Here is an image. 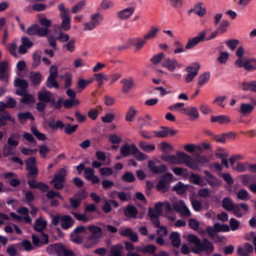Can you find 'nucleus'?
I'll use <instances>...</instances> for the list:
<instances>
[{
  "mask_svg": "<svg viewBox=\"0 0 256 256\" xmlns=\"http://www.w3.org/2000/svg\"><path fill=\"white\" fill-rule=\"evenodd\" d=\"M188 238V241L193 243L196 246V248L192 250V252L200 254L202 252L206 251L210 254L214 252V246L207 238H204L202 242L200 239L194 234H189Z\"/></svg>",
  "mask_w": 256,
  "mask_h": 256,
  "instance_id": "f257e3e1",
  "label": "nucleus"
},
{
  "mask_svg": "<svg viewBox=\"0 0 256 256\" xmlns=\"http://www.w3.org/2000/svg\"><path fill=\"white\" fill-rule=\"evenodd\" d=\"M173 178L172 174L167 172L160 177L158 181L156 188V190L162 193H166L169 190L170 182Z\"/></svg>",
  "mask_w": 256,
  "mask_h": 256,
  "instance_id": "f03ea898",
  "label": "nucleus"
},
{
  "mask_svg": "<svg viewBox=\"0 0 256 256\" xmlns=\"http://www.w3.org/2000/svg\"><path fill=\"white\" fill-rule=\"evenodd\" d=\"M160 150L162 152L160 156L162 160L170 163H176L177 158L174 155H170L168 153L173 150L172 146L166 142H164L160 144Z\"/></svg>",
  "mask_w": 256,
  "mask_h": 256,
  "instance_id": "7ed1b4c3",
  "label": "nucleus"
},
{
  "mask_svg": "<svg viewBox=\"0 0 256 256\" xmlns=\"http://www.w3.org/2000/svg\"><path fill=\"white\" fill-rule=\"evenodd\" d=\"M148 216L152 224L155 227L158 228L156 230V234H159L160 231H162L164 235H167L168 230L166 228L165 226L160 225V222L159 217L160 216L155 215L154 209L151 208H149L148 209Z\"/></svg>",
  "mask_w": 256,
  "mask_h": 256,
  "instance_id": "20e7f679",
  "label": "nucleus"
},
{
  "mask_svg": "<svg viewBox=\"0 0 256 256\" xmlns=\"http://www.w3.org/2000/svg\"><path fill=\"white\" fill-rule=\"evenodd\" d=\"M66 174V170L64 168H60L56 174L54 178L51 181L52 183L54 182V187L55 189L61 190L63 188Z\"/></svg>",
  "mask_w": 256,
  "mask_h": 256,
  "instance_id": "39448f33",
  "label": "nucleus"
},
{
  "mask_svg": "<svg viewBox=\"0 0 256 256\" xmlns=\"http://www.w3.org/2000/svg\"><path fill=\"white\" fill-rule=\"evenodd\" d=\"M46 28H41L37 24H33L28 28L26 33L30 36H38L39 37L46 36Z\"/></svg>",
  "mask_w": 256,
  "mask_h": 256,
  "instance_id": "423d86ee",
  "label": "nucleus"
},
{
  "mask_svg": "<svg viewBox=\"0 0 256 256\" xmlns=\"http://www.w3.org/2000/svg\"><path fill=\"white\" fill-rule=\"evenodd\" d=\"M173 209L175 212L180 213L184 216H189L191 214L190 210L184 201L182 200L173 204Z\"/></svg>",
  "mask_w": 256,
  "mask_h": 256,
  "instance_id": "0eeeda50",
  "label": "nucleus"
},
{
  "mask_svg": "<svg viewBox=\"0 0 256 256\" xmlns=\"http://www.w3.org/2000/svg\"><path fill=\"white\" fill-rule=\"evenodd\" d=\"M206 34V31L204 30L200 32L197 36L192 38H189L188 40L185 48L189 50L196 46L200 42H202L204 40Z\"/></svg>",
  "mask_w": 256,
  "mask_h": 256,
  "instance_id": "6e6552de",
  "label": "nucleus"
},
{
  "mask_svg": "<svg viewBox=\"0 0 256 256\" xmlns=\"http://www.w3.org/2000/svg\"><path fill=\"white\" fill-rule=\"evenodd\" d=\"M148 168L154 174H160L166 172L168 170L166 166L164 164L156 166L152 160H148Z\"/></svg>",
  "mask_w": 256,
  "mask_h": 256,
  "instance_id": "1a4fd4ad",
  "label": "nucleus"
},
{
  "mask_svg": "<svg viewBox=\"0 0 256 256\" xmlns=\"http://www.w3.org/2000/svg\"><path fill=\"white\" fill-rule=\"evenodd\" d=\"M135 10L134 7H130L116 12V17L120 20H126L133 14Z\"/></svg>",
  "mask_w": 256,
  "mask_h": 256,
  "instance_id": "9d476101",
  "label": "nucleus"
},
{
  "mask_svg": "<svg viewBox=\"0 0 256 256\" xmlns=\"http://www.w3.org/2000/svg\"><path fill=\"white\" fill-rule=\"evenodd\" d=\"M132 155L136 160L141 162L147 160L148 156L138 149L135 144H132Z\"/></svg>",
  "mask_w": 256,
  "mask_h": 256,
  "instance_id": "9b49d317",
  "label": "nucleus"
},
{
  "mask_svg": "<svg viewBox=\"0 0 256 256\" xmlns=\"http://www.w3.org/2000/svg\"><path fill=\"white\" fill-rule=\"evenodd\" d=\"M8 62L7 61L0 62V80L4 82H8V75L7 72Z\"/></svg>",
  "mask_w": 256,
  "mask_h": 256,
  "instance_id": "f8f14e48",
  "label": "nucleus"
},
{
  "mask_svg": "<svg viewBox=\"0 0 256 256\" xmlns=\"http://www.w3.org/2000/svg\"><path fill=\"white\" fill-rule=\"evenodd\" d=\"M204 173L207 177L204 178L209 185L212 186H216L221 184L222 180L215 177L210 172L204 170Z\"/></svg>",
  "mask_w": 256,
  "mask_h": 256,
  "instance_id": "ddd939ff",
  "label": "nucleus"
},
{
  "mask_svg": "<svg viewBox=\"0 0 256 256\" xmlns=\"http://www.w3.org/2000/svg\"><path fill=\"white\" fill-rule=\"evenodd\" d=\"M182 113L192 117V120L198 118L199 116L197 108L194 106H190L187 108H182L180 110Z\"/></svg>",
  "mask_w": 256,
  "mask_h": 256,
  "instance_id": "4468645a",
  "label": "nucleus"
},
{
  "mask_svg": "<svg viewBox=\"0 0 256 256\" xmlns=\"http://www.w3.org/2000/svg\"><path fill=\"white\" fill-rule=\"evenodd\" d=\"M74 220L68 215H64L61 218V227L64 230H68L74 224Z\"/></svg>",
  "mask_w": 256,
  "mask_h": 256,
  "instance_id": "2eb2a0df",
  "label": "nucleus"
},
{
  "mask_svg": "<svg viewBox=\"0 0 256 256\" xmlns=\"http://www.w3.org/2000/svg\"><path fill=\"white\" fill-rule=\"evenodd\" d=\"M60 17L62 20L60 28L66 31L69 30L70 28V18L68 14L63 12L60 14Z\"/></svg>",
  "mask_w": 256,
  "mask_h": 256,
  "instance_id": "dca6fc26",
  "label": "nucleus"
},
{
  "mask_svg": "<svg viewBox=\"0 0 256 256\" xmlns=\"http://www.w3.org/2000/svg\"><path fill=\"white\" fill-rule=\"evenodd\" d=\"M163 66L166 68L168 70L172 72L174 70L176 66H179L178 62L176 59L166 58L163 62Z\"/></svg>",
  "mask_w": 256,
  "mask_h": 256,
  "instance_id": "f3484780",
  "label": "nucleus"
},
{
  "mask_svg": "<svg viewBox=\"0 0 256 256\" xmlns=\"http://www.w3.org/2000/svg\"><path fill=\"white\" fill-rule=\"evenodd\" d=\"M169 238L171 240V244L172 246L178 248L181 244V240L180 234L178 232H172L169 236Z\"/></svg>",
  "mask_w": 256,
  "mask_h": 256,
  "instance_id": "a211bd4d",
  "label": "nucleus"
},
{
  "mask_svg": "<svg viewBox=\"0 0 256 256\" xmlns=\"http://www.w3.org/2000/svg\"><path fill=\"white\" fill-rule=\"evenodd\" d=\"M210 121L212 122H218L221 124H228L230 120L229 116L227 115H220L218 116H212Z\"/></svg>",
  "mask_w": 256,
  "mask_h": 256,
  "instance_id": "6ab92c4d",
  "label": "nucleus"
},
{
  "mask_svg": "<svg viewBox=\"0 0 256 256\" xmlns=\"http://www.w3.org/2000/svg\"><path fill=\"white\" fill-rule=\"evenodd\" d=\"M47 226L46 221L41 218H37L34 222V230L36 232H42Z\"/></svg>",
  "mask_w": 256,
  "mask_h": 256,
  "instance_id": "aec40b11",
  "label": "nucleus"
},
{
  "mask_svg": "<svg viewBox=\"0 0 256 256\" xmlns=\"http://www.w3.org/2000/svg\"><path fill=\"white\" fill-rule=\"evenodd\" d=\"M138 213L136 208L132 205H128L124 209V214L128 218H135Z\"/></svg>",
  "mask_w": 256,
  "mask_h": 256,
  "instance_id": "412c9836",
  "label": "nucleus"
},
{
  "mask_svg": "<svg viewBox=\"0 0 256 256\" xmlns=\"http://www.w3.org/2000/svg\"><path fill=\"white\" fill-rule=\"evenodd\" d=\"M120 83L122 84V91L126 93L129 92L134 86V82L131 78L122 79L121 80Z\"/></svg>",
  "mask_w": 256,
  "mask_h": 256,
  "instance_id": "4be33fe9",
  "label": "nucleus"
},
{
  "mask_svg": "<svg viewBox=\"0 0 256 256\" xmlns=\"http://www.w3.org/2000/svg\"><path fill=\"white\" fill-rule=\"evenodd\" d=\"M38 100L45 103H48L50 101V97L52 96V93L48 90L39 91L38 93Z\"/></svg>",
  "mask_w": 256,
  "mask_h": 256,
  "instance_id": "5701e85b",
  "label": "nucleus"
},
{
  "mask_svg": "<svg viewBox=\"0 0 256 256\" xmlns=\"http://www.w3.org/2000/svg\"><path fill=\"white\" fill-rule=\"evenodd\" d=\"M58 256H74V252L70 250L66 249V246L62 244H59L58 253Z\"/></svg>",
  "mask_w": 256,
  "mask_h": 256,
  "instance_id": "b1692460",
  "label": "nucleus"
},
{
  "mask_svg": "<svg viewBox=\"0 0 256 256\" xmlns=\"http://www.w3.org/2000/svg\"><path fill=\"white\" fill-rule=\"evenodd\" d=\"M42 79V74L38 72H32L30 74V80L34 86H39Z\"/></svg>",
  "mask_w": 256,
  "mask_h": 256,
  "instance_id": "393cba45",
  "label": "nucleus"
},
{
  "mask_svg": "<svg viewBox=\"0 0 256 256\" xmlns=\"http://www.w3.org/2000/svg\"><path fill=\"white\" fill-rule=\"evenodd\" d=\"M132 144L129 145L128 143H125L120 147V153L122 158H125L132 154Z\"/></svg>",
  "mask_w": 256,
  "mask_h": 256,
  "instance_id": "a878e982",
  "label": "nucleus"
},
{
  "mask_svg": "<svg viewBox=\"0 0 256 256\" xmlns=\"http://www.w3.org/2000/svg\"><path fill=\"white\" fill-rule=\"evenodd\" d=\"M202 2H198L194 6V8L190 12L193 11L196 14L200 16H203L206 14V9Z\"/></svg>",
  "mask_w": 256,
  "mask_h": 256,
  "instance_id": "bb28decb",
  "label": "nucleus"
},
{
  "mask_svg": "<svg viewBox=\"0 0 256 256\" xmlns=\"http://www.w3.org/2000/svg\"><path fill=\"white\" fill-rule=\"evenodd\" d=\"M234 204L232 200L229 197L224 198L222 201V206L228 212L232 211L234 209Z\"/></svg>",
  "mask_w": 256,
  "mask_h": 256,
  "instance_id": "cd10ccee",
  "label": "nucleus"
},
{
  "mask_svg": "<svg viewBox=\"0 0 256 256\" xmlns=\"http://www.w3.org/2000/svg\"><path fill=\"white\" fill-rule=\"evenodd\" d=\"M210 78V73L208 72H205L200 75L198 78L197 86L198 87H201L204 84H206L209 81Z\"/></svg>",
  "mask_w": 256,
  "mask_h": 256,
  "instance_id": "c85d7f7f",
  "label": "nucleus"
},
{
  "mask_svg": "<svg viewBox=\"0 0 256 256\" xmlns=\"http://www.w3.org/2000/svg\"><path fill=\"white\" fill-rule=\"evenodd\" d=\"M139 146L143 151L148 153L152 152L156 149L154 144H148L145 141H140L139 142Z\"/></svg>",
  "mask_w": 256,
  "mask_h": 256,
  "instance_id": "c756f323",
  "label": "nucleus"
},
{
  "mask_svg": "<svg viewBox=\"0 0 256 256\" xmlns=\"http://www.w3.org/2000/svg\"><path fill=\"white\" fill-rule=\"evenodd\" d=\"M98 238L99 236L95 234L90 236L85 242V247L88 248H91L98 242Z\"/></svg>",
  "mask_w": 256,
  "mask_h": 256,
  "instance_id": "7c9ffc66",
  "label": "nucleus"
},
{
  "mask_svg": "<svg viewBox=\"0 0 256 256\" xmlns=\"http://www.w3.org/2000/svg\"><path fill=\"white\" fill-rule=\"evenodd\" d=\"M190 180L195 184L200 186H206V183L202 178L198 174L192 173L190 176Z\"/></svg>",
  "mask_w": 256,
  "mask_h": 256,
  "instance_id": "2f4dec72",
  "label": "nucleus"
},
{
  "mask_svg": "<svg viewBox=\"0 0 256 256\" xmlns=\"http://www.w3.org/2000/svg\"><path fill=\"white\" fill-rule=\"evenodd\" d=\"M244 68L248 71L256 69V59L250 58L244 62Z\"/></svg>",
  "mask_w": 256,
  "mask_h": 256,
  "instance_id": "473e14b6",
  "label": "nucleus"
},
{
  "mask_svg": "<svg viewBox=\"0 0 256 256\" xmlns=\"http://www.w3.org/2000/svg\"><path fill=\"white\" fill-rule=\"evenodd\" d=\"M253 106L248 104L242 103L240 106V112L244 115L250 114L254 110Z\"/></svg>",
  "mask_w": 256,
  "mask_h": 256,
  "instance_id": "72a5a7b5",
  "label": "nucleus"
},
{
  "mask_svg": "<svg viewBox=\"0 0 256 256\" xmlns=\"http://www.w3.org/2000/svg\"><path fill=\"white\" fill-rule=\"evenodd\" d=\"M188 185H185L181 182H179L173 187L172 189L178 194H183L188 190Z\"/></svg>",
  "mask_w": 256,
  "mask_h": 256,
  "instance_id": "f704fd0d",
  "label": "nucleus"
},
{
  "mask_svg": "<svg viewBox=\"0 0 256 256\" xmlns=\"http://www.w3.org/2000/svg\"><path fill=\"white\" fill-rule=\"evenodd\" d=\"M16 150L14 148L5 144L2 148V152L4 157L14 155L16 154Z\"/></svg>",
  "mask_w": 256,
  "mask_h": 256,
  "instance_id": "c9c22d12",
  "label": "nucleus"
},
{
  "mask_svg": "<svg viewBox=\"0 0 256 256\" xmlns=\"http://www.w3.org/2000/svg\"><path fill=\"white\" fill-rule=\"evenodd\" d=\"M48 126L52 130H56L58 128L62 130L64 126V124L60 120H58L56 122L54 120H51L48 122Z\"/></svg>",
  "mask_w": 256,
  "mask_h": 256,
  "instance_id": "e433bc0d",
  "label": "nucleus"
},
{
  "mask_svg": "<svg viewBox=\"0 0 256 256\" xmlns=\"http://www.w3.org/2000/svg\"><path fill=\"white\" fill-rule=\"evenodd\" d=\"M33 63L32 64V67L34 68H36L40 62L41 60V52L39 50L36 51L32 55Z\"/></svg>",
  "mask_w": 256,
  "mask_h": 256,
  "instance_id": "4c0bfd02",
  "label": "nucleus"
},
{
  "mask_svg": "<svg viewBox=\"0 0 256 256\" xmlns=\"http://www.w3.org/2000/svg\"><path fill=\"white\" fill-rule=\"evenodd\" d=\"M18 118L21 122L22 120H34V116L30 112H19L18 114Z\"/></svg>",
  "mask_w": 256,
  "mask_h": 256,
  "instance_id": "58836bf2",
  "label": "nucleus"
},
{
  "mask_svg": "<svg viewBox=\"0 0 256 256\" xmlns=\"http://www.w3.org/2000/svg\"><path fill=\"white\" fill-rule=\"evenodd\" d=\"M137 110L133 106H130L128 110L125 117V120L128 122H132L134 120V117Z\"/></svg>",
  "mask_w": 256,
  "mask_h": 256,
  "instance_id": "ea45409f",
  "label": "nucleus"
},
{
  "mask_svg": "<svg viewBox=\"0 0 256 256\" xmlns=\"http://www.w3.org/2000/svg\"><path fill=\"white\" fill-rule=\"evenodd\" d=\"M20 102L24 104H30L34 103L35 100L32 94L26 93L20 99Z\"/></svg>",
  "mask_w": 256,
  "mask_h": 256,
  "instance_id": "a19ab883",
  "label": "nucleus"
},
{
  "mask_svg": "<svg viewBox=\"0 0 256 256\" xmlns=\"http://www.w3.org/2000/svg\"><path fill=\"white\" fill-rule=\"evenodd\" d=\"M39 23L41 26H43L42 27L43 28L46 29V36L49 32V30L48 29V28H50L51 26V21L46 18H40L39 19Z\"/></svg>",
  "mask_w": 256,
  "mask_h": 256,
  "instance_id": "79ce46f5",
  "label": "nucleus"
},
{
  "mask_svg": "<svg viewBox=\"0 0 256 256\" xmlns=\"http://www.w3.org/2000/svg\"><path fill=\"white\" fill-rule=\"evenodd\" d=\"M60 243L48 245L46 248V252L50 254L57 255Z\"/></svg>",
  "mask_w": 256,
  "mask_h": 256,
  "instance_id": "37998d69",
  "label": "nucleus"
},
{
  "mask_svg": "<svg viewBox=\"0 0 256 256\" xmlns=\"http://www.w3.org/2000/svg\"><path fill=\"white\" fill-rule=\"evenodd\" d=\"M122 178L124 182L128 183H132L134 182L136 178L134 174L129 172H126L122 176Z\"/></svg>",
  "mask_w": 256,
  "mask_h": 256,
  "instance_id": "c03bdc74",
  "label": "nucleus"
},
{
  "mask_svg": "<svg viewBox=\"0 0 256 256\" xmlns=\"http://www.w3.org/2000/svg\"><path fill=\"white\" fill-rule=\"evenodd\" d=\"M46 85L50 88H54L58 89L59 88V85L56 80V78H53L48 76L46 82Z\"/></svg>",
  "mask_w": 256,
  "mask_h": 256,
  "instance_id": "a18cd8bd",
  "label": "nucleus"
},
{
  "mask_svg": "<svg viewBox=\"0 0 256 256\" xmlns=\"http://www.w3.org/2000/svg\"><path fill=\"white\" fill-rule=\"evenodd\" d=\"M14 85L16 87H20V88H23L27 89L28 86L27 81L24 79H20L17 78L14 82Z\"/></svg>",
  "mask_w": 256,
  "mask_h": 256,
  "instance_id": "49530a36",
  "label": "nucleus"
},
{
  "mask_svg": "<svg viewBox=\"0 0 256 256\" xmlns=\"http://www.w3.org/2000/svg\"><path fill=\"white\" fill-rule=\"evenodd\" d=\"M91 20L96 25L98 26L103 20V16L99 12L92 14L90 16Z\"/></svg>",
  "mask_w": 256,
  "mask_h": 256,
  "instance_id": "de8ad7c7",
  "label": "nucleus"
},
{
  "mask_svg": "<svg viewBox=\"0 0 256 256\" xmlns=\"http://www.w3.org/2000/svg\"><path fill=\"white\" fill-rule=\"evenodd\" d=\"M229 24V22L227 20H223L221 21L218 27L216 30L218 33H224L227 30V28Z\"/></svg>",
  "mask_w": 256,
  "mask_h": 256,
  "instance_id": "09e8293b",
  "label": "nucleus"
},
{
  "mask_svg": "<svg viewBox=\"0 0 256 256\" xmlns=\"http://www.w3.org/2000/svg\"><path fill=\"white\" fill-rule=\"evenodd\" d=\"M31 132L32 134L40 140H44L46 139V135L38 131L37 128L35 126H32L31 128Z\"/></svg>",
  "mask_w": 256,
  "mask_h": 256,
  "instance_id": "8fccbe9b",
  "label": "nucleus"
},
{
  "mask_svg": "<svg viewBox=\"0 0 256 256\" xmlns=\"http://www.w3.org/2000/svg\"><path fill=\"white\" fill-rule=\"evenodd\" d=\"M186 166L189 168L192 169L194 170H200V168L199 166L197 164V162L192 158L189 161L186 162Z\"/></svg>",
  "mask_w": 256,
  "mask_h": 256,
  "instance_id": "3c124183",
  "label": "nucleus"
},
{
  "mask_svg": "<svg viewBox=\"0 0 256 256\" xmlns=\"http://www.w3.org/2000/svg\"><path fill=\"white\" fill-rule=\"evenodd\" d=\"M184 148L186 151L190 153L194 152L195 151L196 148L200 152H202V146H196L194 144H188L185 145Z\"/></svg>",
  "mask_w": 256,
  "mask_h": 256,
  "instance_id": "603ef678",
  "label": "nucleus"
},
{
  "mask_svg": "<svg viewBox=\"0 0 256 256\" xmlns=\"http://www.w3.org/2000/svg\"><path fill=\"white\" fill-rule=\"evenodd\" d=\"M86 4L84 0H80L76 3L72 8V12L76 14L80 11L84 6Z\"/></svg>",
  "mask_w": 256,
  "mask_h": 256,
  "instance_id": "864d4df0",
  "label": "nucleus"
},
{
  "mask_svg": "<svg viewBox=\"0 0 256 256\" xmlns=\"http://www.w3.org/2000/svg\"><path fill=\"white\" fill-rule=\"evenodd\" d=\"M176 155L177 158L182 160L185 165L186 161H189L190 160L192 159V157L182 152H178L176 153Z\"/></svg>",
  "mask_w": 256,
  "mask_h": 256,
  "instance_id": "5fc2aeb1",
  "label": "nucleus"
},
{
  "mask_svg": "<svg viewBox=\"0 0 256 256\" xmlns=\"http://www.w3.org/2000/svg\"><path fill=\"white\" fill-rule=\"evenodd\" d=\"M156 250V246L154 245L148 244L146 246H144L141 249V252L143 254H154Z\"/></svg>",
  "mask_w": 256,
  "mask_h": 256,
  "instance_id": "6e6d98bb",
  "label": "nucleus"
},
{
  "mask_svg": "<svg viewBox=\"0 0 256 256\" xmlns=\"http://www.w3.org/2000/svg\"><path fill=\"white\" fill-rule=\"evenodd\" d=\"M78 128V124H75L74 126H72L70 124H66V126L64 128V131L66 134H67L70 135V134L74 133L76 131Z\"/></svg>",
  "mask_w": 256,
  "mask_h": 256,
  "instance_id": "4d7b16f0",
  "label": "nucleus"
},
{
  "mask_svg": "<svg viewBox=\"0 0 256 256\" xmlns=\"http://www.w3.org/2000/svg\"><path fill=\"white\" fill-rule=\"evenodd\" d=\"M159 29L156 28L152 27L149 32L144 36L146 40L155 37L156 34L158 32Z\"/></svg>",
  "mask_w": 256,
  "mask_h": 256,
  "instance_id": "13d9d810",
  "label": "nucleus"
},
{
  "mask_svg": "<svg viewBox=\"0 0 256 256\" xmlns=\"http://www.w3.org/2000/svg\"><path fill=\"white\" fill-rule=\"evenodd\" d=\"M164 56V54L163 52H160L155 54L150 60L154 64L156 65L162 60Z\"/></svg>",
  "mask_w": 256,
  "mask_h": 256,
  "instance_id": "bf43d9fd",
  "label": "nucleus"
},
{
  "mask_svg": "<svg viewBox=\"0 0 256 256\" xmlns=\"http://www.w3.org/2000/svg\"><path fill=\"white\" fill-rule=\"evenodd\" d=\"M218 175L223 178L228 185L232 186L233 184L234 180L229 173L219 174Z\"/></svg>",
  "mask_w": 256,
  "mask_h": 256,
  "instance_id": "052dcab7",
  "label": "nucleus"
},
{
  "mask_svg": "<svg viewBox=\"0 0 256 256\" xmlns=\"http://www.w3.org/2000/svg\"><path fill=\"white\" fill-rule=\"evenodd\" d=\"M18 245L23 246L26 251H30L34 249V246L28 240H24L21 244L19 243Z\"/></svg>",
  "mask_w": 256,
  "mask_h": 256,
  "instance_id": "680f3d73",
  "label": "nucleus"
},
{
  "mask_svg": "<svg viewBox=\"0 0 256 256\" xmlns=\"http://www.w3.org/2000/svg\"><path fill=\"white\" fill-rule=\"evenodd\" d=\"M163 206L164 203L160 202H157L155 204L154 210L155 215H162Z\"/></svg>",
  "mask_w": 256,
  "mask_h": 256,
  "instance_id": "e2e57ef3",
  "label": "nucleus"
},
{
  "mask_svg": "<svg viewBox=\"0 0 256 256\" xmlns=\"http://www.w3.org/2000/svg\"><path fill=\"white\" fill-rule=\"evenodd\" d=\"M172 171L177 176H188L189 172L186 168H182L180 167H176L173 168Z\"/></svg>",
  "mask_w": 256,
  "mask_h": 256,
  "instance_id": "0e129e2a",
  "label": "nucleus"
},
{
  "mask_svg": "<svg viewBox=\"0 0 256 256\" xmlns=\"http://www.w3.org/2000/svg\"><path fill=\"white\" fill-rule=\"evenodd\" d=\"M121 248L122 246L120 244L112 246L110 251L111 253L110 256H122L120 252Z\"/></svg>",
  "mask_w": 256,
  "mask_h": 256,
  "instance_id": "69168bd1",
  "label": "nucleus"
},
{
  "mask_svg": "<svg viewBox=\"0 0 256 256\" xmlns=\"http://www.w3.org/2000/svg\"><path fill=\"white\" fill-rule=\"evenodd\" d=\"M108 140L112 144H118L122 141V138L120 136H118L116 134H114L109 135Z\"/></svg>",
  "mask_w": 256,
  "mask_h": 256,
  "instance_id": "338daca9",
  "label": "nucleus"
},
{
  "mask_svg": "<svg viewBox=\"0 0 256 256\" xmlns=\"http://www.w3.org/2000/svg\"><path fill=\"white\" fill-rule=\"evenodd\" d=\"M239 43V41L236 39H231L226 42L228 46L232 50L236 49Z\"/></svg>",
  "mask_w": 256,
  "mask_h": 256,
  "instance_id": "774afa93",
  "label": "nucleus"
}]
</instances>
